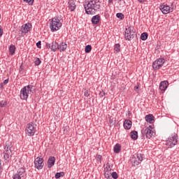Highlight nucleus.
Listing matches in <instances>:
<instances>
[{"label": "nucleus", "mask_w": 179, "mask_h": 179, "mask_svg": "<svg viewBox=\"0 0 179 179\" xmlns=\"http://www.w3.org/2000/svg\"><path fill=\"white\" fill-rule=\"evenodd\" d=\"M46 48L51 49L52 51L55 52L58 50V43L53 41L52 43H46Z\"/></svg>", "instance_id": "nucleus-13"}, {"label": "nucleus", "mask_w": 179, "mask_h": 179, "mask_svg": "<svg viewBox=\"0 0 179 179\" xmlns=\"http://www.w3.org/2000/svg\"><path fill=\"white\" fill-rule=\"evenodd\" d=\"M41 64V60L38 57H36L34 60L35 66H38Z\"/></svg>", "instance_id": "nucleus-32"}, {"label": "nucleus", "mask_w": 179, "mask_h": 179, "mask_svg": "<svg viewBox=\"0 0 179 179\" xmlns=\"http://www.w3.org/2000/svg\"><path fill=\"white\" fill-rule=\"evenodd\" d=\"M0 19H1V14H0Z\"/></svg>", "instance_id": "nucleus-50"}, {"label": "nucleus", "mask_w": 179, "mask_h": 179, "mask_svg": "<svg viewBox=\"0 0 179 179\" xmlns=\"http://www.w3.org/2000/svg\"><path fill=\"white\" fill-rule=\"evenodd\" d=\"M116 17H117V19H120V20H124V17H125V16L122 13H117L116 14Z\"/></svg>", "instance_id": "nucleus-31"}, {"label": "nucleus", "mask_w": 179, "mask_h": 179, "mask_svg": "<svg viewBox=\"0 0 179 179\" xmlns=\"http://www.w3.org/2000/svg\"><path fill=\"white\" fill-rule=\"evenodd\" d=\"M50 27L51 31H57V30H59L60 27H62V22H61V20L58 16H56L52 19L50 24Z\"/></svg>", "instance_id": "nucleus-2"}, {"label": "nucleus", "mask_w": 179, "mask_h": 179, "mask_svg": "<svg viewBox=\"0 0 179 179\" xmlns=\"http://www.w3.org/2000/svg\"><path fill=\"white\" fill-rule=\"evenodd\" d=\"M104 176H105V178H107V179L111 178V173L108 171H105Z\"/></svg>", "instance_id": "nucleus-34"}, {"label": "nucleus", "mask_w": 179, "mask_h": 179, "mask_svg": "<svg viewBox=\"0 0 179 179\" xmlns=\"http://www.w3.org/2000/svg\"><path fill=\"white\" fill-rule=\"evenodd\" d=\"M111 169V165H110V164L108 162L106 164V170H110Z\"/></svg>", "instance_id": "nucleus-43"}, {"label": "nucleus", "mask_w": 179, "mask_h": 179, "mask_svg": "<svg viewBox=\"0 0 179 179\" xmlns=\"http://www.w3.org/2000/svg\"><path fill=\"white\" fill-rule=\"evenodd\" d=\"M8 83H9V78L6 79L3 82V85H8Z\"/></svg>", "instance_id": "nucleus-42"}, {"label": "nucleus", "mask_w": 179, "mask_h": 179, "mask_svg": "<svg viewBox=\"0 0 179 179\" xmlns=\"http://www.w3.org/2000/svg\"><path fill=\"white\" fill-rule=\"evenodd\" d=\"M101 1L100 0H90L84 3V8L87 15H96V12H100Z\"/></svg>", "instance_id": "nucleus-1"}, {"label": "nucleus", "mask_w": 179, "mask_h": 179, "mask_svg": "<svg viewBox=\"0 0 179 179\" xmlns=\"http://www.w3.org/2000/svg\"><path fill=\"white\" fill-rule=\"evenodd\" d=\"M114 50L116 52H120L121 51V45L120 43H117L114 45Z\"/></svg>", "instance_id": "nucleus-29"}, {"label": "nucleus", "mask_w": 179, "mask_h": 179, "mask_svg": "<svg viewBox=\"0 0 179 179\" xmlns=\"http://www.w3.org/2000/svg\"><path fill=\"white\" fill-rule=\"evenodd\" d=\"M143 155L142 154H137V157H136L137 159V160H138L141 163V162H142L143 160Z\"/></svg>", "instance_id": "nucleus-35"}, {"label": "nucleus", "mask_w": 179, "mask_h": 179, "mask_svg": "<svg viewBox=\"0 0 179 179\" xmlns=\"http://www.w3.org/2000/svg\"><path fill=\"white\" fill-rule=\"evenodd\" d=\"M69 8L70 9L71 12H73V10L76 9V5L75 4V1L73 0H69Z\"/></svg>", "instance_id": "nucleus-20"}, {"label": "nucleus", "mask_w": 179, "mask_h": 179, "mask_svg": "<svg viewBox=\"0 0 179 179\" xmlns=\"http://www.w3.org/2000/svg\"><path fill=\"white\" fill-rule=\"evenodd\" d=\"M26 3L32 6L33 3H34V0H23Z\"/></svg>", "instance_id": "nucleus-36"}, {"label": "nucleus", "mask_w": 179, "mask_h": 179, "mask_svg": "<svg viewBox=\"0 0 179 179\" xmlns=\"http://www.w3.org/2000/svg\"><path fill=\"white\" fill-rule=\"evenodd\" d=\"M66 48H68V45L65 42L60 43L57 46V50H59L60 52L65 51Z\"/></svg>", "instance_id": "nucleus-15"}, {"label": "nucleus", "mask_w": 179, "mask_h": 179, "mask_svg": "<svg viewBox=\"0 0 179 179\" xmlns=\"http://www.w3.org/2000/svg\"><path fill=\"white\" fill-rule=\"evenodd\" d=\"M90 51H92V45H86L85 48V52H87V54H89V52H90Z\"/></svg>", "instance_id": "nucleus-33"}, {"label": "nucleus", "mask_w": 179, "mask_h": 179, "mask_svg": "<svg viewBox=\"0 0 179 179\" xmlns=\"http://www.w3.org/2000/svg\"><path fill=\"white\" fill-rule=\"evenodd\" d=\"M36 47L38 48H41V41H39L38 43H36Z\"/></svg>", "instance_id": "nucleus-39"}, {"label": "nucleus", "mask_w": 179, "mask_h": 179, "mask_svg": "<svg viewBox=\"0 0 179 179\" xmlns=\"http://www.w3.org/2000/svg\"><path fill=\"white\" fill-rule=\"evenodd\" d=\"M30 30H31V24L30 23L25 24L24 25H22L21 27L22 33H24L25 34L27 33H29Z\"/></svg>", "instance_id": "nucleus-14"}, {"label": "nucleus", "mask_w": 179, "mask_h": 179, "mask_svg": "<svg viewBox=\"0 0 179 179\" xmlns=\"http://www.w3.org/2000/svg\"><path fill=\"white\" fill-rule=\"evenodd\" d=\"M166 60H164V58H159L156 59L153 63H152V68L155 71H157L164 65V62Z\"/></svg>", "instance_id": "nucleus-9"}, {"label": "nucleus", "mask_w": 179, "mask_h": 179, "mask_svg": "<svg viewBox=\"0 0 179 179\" xmlns=\"http://www.w3.org/2000/svg\"><path fill=\"white\" fill-rule=\"evenodd\" d=\"M25 132L28 136H34V134H36V127H34V124L33 122L27 124Z\"/></svg>", "instance_id": "nucleus-8"}, {"label": "nucleus", "mask_w": 179, "mask_h": 179, "mask_svg": "<svg viewBox=\"0 0 179 179\" xmlns=\"http://www.w3.org/2000/svg\"><path fill=\"white\" fill-rule=\"evenodd\" d=\"M148 36L149 35L146 32H144V33L141 34V40H143V41H146V40H148Z\"/></svg>", "instance_id": "nucleus-27"}, {"label": "nucleus", "mask_w": 179, "mask_h": 179, "mask_svg": "<svg viewBox=\"0 0 179 179\" xmlns=\"http://www.w3.org/2000/svg\"><path fill=\"white\" fill-rule=\"evenodd\" d=\"M5 85H3V83H0V89H3V87H4Z\"/></svg>", "instance_id": "nucleus-47"}, {"label": "nucleus", "mask_w": 179, "mask_h": 179, "mask_svg": "<svg viewBox=\"0 0 179 179\" xmlns=\"http://www.w3.org/2000/svg\"><path fill=\"white\" fill-rule=\"evenodd\" d=\"M112 178L117 179L118 178V173L117 172H113L111 173Z\"/></svg>", "instance_id": "nucleus-37"}, {"label": "nucleus", "mask_w": 179, "mask_h": 179, "mask_svg": "<svg viewBox=\"0 0 179 179\" xmlns=\"http://www.w3.org/2000/svg\"><path fill=\"white\" fill-rule=\"evenodd\" d=\"M119 1V2H121V1H122V0H118Z\"/></svg>", "instance_id": "nucleus-49"}, {"label": "nucleus", "mask_w": 179, "mask_h": 179, "mask_svg": "<svg viewBox=\"0 0 179 179\" xmlns=\"http://www.w3.org/2000/svg\"><path fill=\"white\" fill-rule=\"evenodd\" d=\"M35 169L37 170H41L44 167V159L38 157L34 160Z\"/></svg>", "instance_id": "nucleus-11"}, {"label": "nucleus", "mask_w": 179, "mask_h": 179, "mask_svg": "<svg viewBox=\"0 0 179 179\" xmlns=\"http://www.w3.org/2000/svg\"><path fill=\"white\" fill-rule=\"evenodd\" d=\"M24 87H27V92H30L31 93H34V86L31 85H29L25 86Z\"/></svg>", "instance_id": "nucleus-26"}, {"label": "nucleus", "mask_w": 179, "mask_h": 179, "mask_svg": "<svg viewBox=\"0 0 179 179\" xmlns=\"http://www.w3.org/2000/svg\"><path fill=\"white\" fill-rule=\"evenodd\" d=\"M113 1L114 0H108V5H113V3H114Z\"/></svg>", "instance_id": "nucleus-46"}, {"label": "nucleus", "mask_w": 179, "mask_h": 179, "mask_svg": "<svg viewBox=\"0 0 179 179\" xmlns=\"http://www.w3.org/2000/svg\"><path fill=\"white\" fill-rule=\"evenodd\" d=\"M100 15H94L91 20L92 24H99L100 23Z\"/></svg>", "instance_id": "nucleus-17"}, {"label": "nucleus", "mask_w": 179, "mask_h": 179, "mask_svg": "<svg viewBox=\"0 0 179 179\" xmlns=\"http://www.w3.org/2000/svg\"><path fill=\"white\" fill-rule=\"evenodd\" d=\"M177 143H178V135L173 133L168 138L165 145L169 148H174Z\"/></svg>", "instance_id": "nucleus-3"}, {"label": "nucleus", "mask_w": 179, "mask_h": 179, "mask_svg": "<svg viewBox=\"0 0 179 179\" xmlns=\"http://www.w3.org/2000/svg\"><path fill=\"white\" fill-rule=\"evenodd\" d=\"M55 164V157H50L48 159V167L51 169Z\"/></svg>", "instance_id": "nucleus-16"}, {"label": "nucleus", "mask_w": 179, "mask_h": 179, "mask_svg": "<svg viewBox=\"0 0 179 179\" xmlns=\"http://www.w3.org/2000/svg\"><path fill=\"white\" fill-rule=\"evenodd\" d=\"M113 151L115 153H120L121 152V145L117 143L113 148Z\"/></svg>", "instance_id": "nucleus-23"}, {"label": "nucleus", "mask_w": 179, "mask_h": 179, "mask_svg": "<svg viewBox=\"0 0 179 179\" xmlns=\"http://www.w3.org/2000/svg\"><path fill=\"white\" fill-rule=\"evenodd\" d=\"M101 159H103V157L100 155H97V159L101 162Z\"/></svg>", "instance_id": "nucleus-45"}, {"label": "nucleus", "mask_w": 179, "mask_h": 179, "mask_svg": "<svg viewBox=\"0 0 179 179\" xmlns=\"http://www.w3.org/2000/svg\"><path fill=\"white\" fill-rule=\"evenodd\" d=\"M130 137L131 138V139H133L134 141H136V139H138V131H132L130 132Z\"/></svg>", "instance_id": "nucleus-22"}, {"label": "nucleus", "mask_w": 179, "mask_h": 179, "mask_svg": "<svg viewBox=\"0 0 179 179\" xmlns=\"http://www.w3.org/2000/svg\"><path fill=\"white\" fill-rule=\"evenodd\" d=\"M159 9L164 15H167L168 13H171L172 12H174L175 8L173 4L169 6L167 4L163 3L159 6Z\"/></svg>", "instance_id": "nucleus-7"}, {"label": "nucleus", "mask_w": 179, "mask_h": 179, "mask_svg": "<svg viewBox=\"0 0 179 179\" xmlns=\"http://www.w3.org/2000/svg\"><path fill=\"white\" fill-rule=\"evenodd\" d=\"M135 28L134 27H129L125 29L124 38L128 41H131V40H134L135 38Z\"/></svg>", "instance_id": "nucleus-5"}, {"label": "nucleus", "mask_w": 179, "mask_h": 179, "mask_svg": "<svg viewBox=\"0 0 179 179\" xmlns=\"http://www.w3.org/2000/svg\"><path fill=\"white\" fill-rule=\"evenodd\" d=\"M64 176H65V173L64 172H60V173H56V174L55 175V178L56 179L58 178H61V177H64Z\"/></svg>", "instance_id": "nucleus-30"}, {"label": "nucleus", "mask_w": 179, "mask_h": 179, "mask_svg": "<svg viewBox=\"0 0 179 179\" xmlns=\"http://www.w3.org/2000/svg\"><path fill=\"white\" fill-rule=\"evenodd\" d=\"M16 51V46H15L14 45H11L9 47V52L10 54V55H13V54H15Z\"/></svg>", "instance_id": "nucleus-25"}, {"label": "nucleus", "mask_w": 179, "mask_h": 179, "mask_svg": "<svg viewBox=\"0 0 179 179\" xmlns=\"http://www.w3.org/2000/svg\"><path fill=\"white\" fill-rule=\"evenodd\" d=\"M20 99L21 100H27V99H29V92L27 90V87H24L21 89Z\"/></svg>", "instance_id": "nucleus-12"}, {"label": "nucleus", "mask_w": 179, "mask_h": 179, "mask_svg": "<svg viewBox=\"0 0 179 179\" xmlns=\"http://www.w3.org/2000/svg\"><path fill=\"white\" fill-rule=\"evenodd\" d=\"M3 159L6 162H9L10 159H12V147L9 145V143L8 142H6L4 146H3Z\"/></svg>", "instance_id": "nucleus-4"}, {"label": "nucleus", "mask_w": 179, "mask_h": 179, "mask_svg": "<svg viewBox=\"0 0 179 179\" xmlns=\"http://www.w3.org/2000/svg\"><path fill=\"white\" fill-rule=\"evenodd\" d=\"M24 176H26V169L24 168H20L17 173H15L13 178V179H24Z\"/></svg>", "instance_id": "nucleus-10"}, {"label": "nucleus", "mask_w": 179, "mask_h": 179, "mask_svg": "<svg viewBox=\"0 0 179 179\" xmlns=\"http://www.w3.org/2000/svg\"><path fill=\"white\" fill-rule=\"evenodd\" d=\"M140 3H143V2H146V0H138Z\"/></svg>", "instance_id": "nucleus-48"}, {"label": "nucleus", "mask_w": 179, "mask_h": 179, "mask_svg": "<svg viewBox=\"0 0 179 179\" xmlns=\"http://www.w3.org/2000/svg\"><path fill=\"white\" fill-rule=\"evenodd\" d=\"M3 171V169L2 168V160L0 159V173Z\"/></svg>", "instance_id": "nucleus-40"}, {"label": "nucleus", "mask_w": 179, "mask_h": 179, "mask_svg": "<svg viewBox=\"0 0 179 179\" xmlns=\"http://www.w3.org/2000/svg\"><path fill=\"white\" fill-rule=\"evenodd\" d=\"M134 90H135V92H136L137 93H139V86H135V87H134Z\"/></svg>", "instance_id": "nucleus-44"}, {"label": "nucleus", "mask_w": 179, "mask_h": 179, "mask_svg": "<svg viewBox=\"0 0 179 179\" xmlns=\"http://www.w3.org/2000/svg\"><path fill=\"white\" fill-rule=\"evenodd\" d=\"M168 86H169V81L164 80L160 83L159 89L162 91H164L166 90V89H167Z\"/></svg>", "instance_id": "nucleus-19"}, {"label": "nucleus", "mask_w": 179, "mask_h": 179, "mask_svg": "<svg viewBox=\"0 0 179 179\" xmlns=\"http://www.w3.org/2000/svg\"><path fill=\"white\" fill-rule=\"evenodd\" d=\"M123 125L124 129H131V128L132 127V121H131L130 120H125Z\"/></svg>", "instance_id": "nucleus-18"}, {"label": "nucleus", "mask_w": 179, "mask_h": 179, "mask_svg": "<svg viewBox=\"0 0 179 179\" xmlns=\"http://www.w3.org/2000/svg\"><path fill=\"white\" fill-rule=\"evenodd\" d=\"M2 34H3V29H2V27L0 25V38L2 37Z\"/></svg>", "instance_id": "nucleus-41"}, {"label": "nucleus", "mask_w": 179, "mask_h": 179, "mask_svg": "<svg viewBox=\"0 0 179 179\" xmlns=\"http://www.w3.org/2000/svg\"><path fill=\"white\" fill-rule=\"evenodd\" d=\"M131 162L133 164V166H139V164L141 163L138 159L136 158V157H133L131 159Z\"/></svg>", "instance_id": "nucleus-24"}, {"label": "nucleus", "mask_w": 179, "mask_h": 179, "mask_svg": "<svg viewBox=\"0 0 179 179\" xmlns=\"http://www.w3.org/2000/svg\"><path fill=\"white\" fill-rule=\"evenodd\" d=\"M155 120V116H153V115H145V121L147 122H150V124H152V122H153V121Z\"/></svg>", "instance_id": "nucleus-21"}, {"label": "nucleus", "mask_w": 179, "mask_h": 179, "mask_svg": "<svg viewBox=\"0 0 179 179\" xmlns=\"http://www.w3.org/2000/svg\"><path fill=\"white\" fill-rule=\"evenodd\" d=\"M141 138L145 139V136L147 139H150L152 136H153V130H152V126H149L148 127H145L141 129Z\"/></svg>", "instance_id": "nucleus-6"}, {"label": "nucleus", "mask_w": 179, "mask_h": 179, "mask_svg": "<svg viewBox=\"0 0 179 179\" xmlns=\"http://www.w3.org/2000/svg\"><path fill=\"white\" fill-rule=\"evenodd\" d=\"M84 96H85V97H89V96H90V94H89V90H86L85 91Z\"/></svg>", "instance_id": "nucleus-38"}, {"label": "nucleus", "mask_w": 179, "mask_h": 179, "mask_svg": "<svg viewBox=\"0 0 179 179\" xmlns=\"http://www.w3.org/2000/svg\"><path fill=\"white\" fill-rule=\"evenodd\" d=\"M8 104H9V102H8V100H3L0 101V107H1L2 108H3V107H6Z\"/></svg>", "instance_id": "nucleus-28"}]
</instances>
